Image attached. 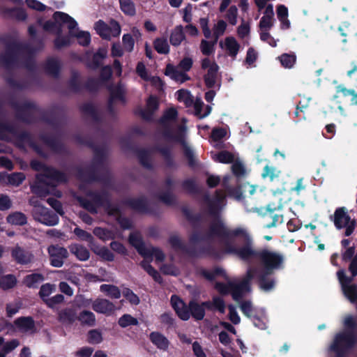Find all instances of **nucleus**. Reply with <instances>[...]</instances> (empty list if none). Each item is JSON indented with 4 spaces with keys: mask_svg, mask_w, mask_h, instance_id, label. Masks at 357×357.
I'll list each match as a JSON object with an SVG mask.
<instances>
[{
    "mask_svg": "<svg viewBox=\"0 0 357 357\" xmlns=\"http://www.w3.org/2000/svg\"><path fill=\"white\" fill-rule=\"evenodd\" d=\"M149 340L158 349L167 351L170 344L169 340L161 333L151 332L149 334Z\"/></svg>",
    "mask_w": 357,
    "mask_h": 357,
    "instance_id": "23",
    "label": "nucleus"
},
{
    "mask_svg": "<svg viewBox=\"0 0 357 357\" xmlns=\"http://www.w3.org/2000/svg\"><path fill=\"white\" fill-rule=\"evenodd\" d=\"M16 284V277L13 274H8L0 278V289L3 290L12 289Z\"/></svg>",
    "mask_w": 357,
    "mask_h": 357,
    "instance_id": "52",
    "label": "nucleus"
},
{
    "mask_svg": "<svg viewBox=\"0 0 357 357\" xmlns=\"http://www.w3.org/2000/svg\"><path fill=\"white\" fill-rule=\"evenodd\" d=\"M79 109L84 114L90 116L95 122H102V117L92 102L84 103L80 106Z\"/></svg>",
    "mask_w": 357,
    "mask_h": 357,
    "instance_id": "27",
    "label": "nucleus"
},
{
    "mask_svg": "<svg viewBox=\"0 0 357 357\" xmlns=\"http://www.w3.org/2000/svg\"><path fill=\"white\" fill-rule=\"evenodd\" d=\"M68 86L70 91L74 93H79L82 91L83 86L79 81V74L77 71H72L71 76L68 82Z\"/></svg>",
    "mask_w": 357,
    "mask_h": 357,
    "instance_id": "37",
    "label": "nucleus"
},
{
    "mask_svg": "<svg viewBox=\"0 0 357 357\" xmlns=\"http://www.w3.org/2000/svg\"><path fill=\"white\" fill-rule=\"evenodd\" d=\"M215 237L229 240L224 242L223 255L234 256L245 262L257 259L263 267L262 271L266 273H274L275 271L284 268V257L282 254L268 248L255 249L254 240L246 229L236 227L229 229L220 218L210 224L204 234L193 232L189 241L191 243H197L210 241Z\"/></svg>",
    "mask_w": 357,
    "mask_h": 357,
    "instance_id": "1",
    "label": "nucleus"
},
{
    "mask_svg": "<svg viewBox=\"0 0 357 357\" xmlns=\"http://www.w3.org/2000/svg\"><path fill=\"white\" fill-rule=\"evenodd\" d=\"M96 33L105 40L111 39V29L104 21L100 20L95 24Z\"/></svg>",
    "mask_w": 357,
    "mask_h": 357,
    "instance_id": "41",
    "label": "nucleus"
},
{
    "mask_svg": "<svg viewBox=\"0 0 357 357\" xmlns=\"http://www.w3.org/2000/svg\"><path fill=\"white\" fill-rule=\"evenodd\" d=\"M87 197L91 200L82 196L77 197V201L79 206L91 214H97L98 208L102 207L109 216L119 217L121 214L119 206L114 205L111 202V196L108 191L89 190L86 192Z\"/></svg>",
    "mask_w": 357,
    "mask_h": 357,
    "instance_id": "3",
    "label": "nucleus"
},
{
    "mask_svg": "<svg viewBox=\"0 0 357 357\" xmlns=\"http://www.w3.org/2000/svg\"><path fill=\"white\" fill-rule=\"evenodd\" d=\"M217 43V40L215 39L214 41H208L206 40H202L200 44L201 52L204 55L210 56L211 54L214 52V45Z\"/></svg>",
    "mask_w": 357,
    "mask_h": 357,
    "instance_id": "62",
    "label": "nucleus"
},
{
    "mask_svg": "<svg viewBox=\"0 0 357 357\" xmlns=\"http://www.w3.org/2000/svg\"><path fill=\"white\" fill-rule=\"evenodd\" d=\"M153 47L159 54H167L169 53V45L165 38H156L153 41Z\"/></svg>",
    "mask_w": 357,
    "mask_h": 357,
    "instance_id": "48",
    "label": "nucleus"
},
{
    "mask_svg": "<svg viewBox=\"0 0 357 357\" xmlns=\"http://www.w3.org/2000/svg\"><path fill=\"white\" fill-rule=\"evenodd\" d=\"M177 117V110L174 107H170L164 112L162 116L159 119V123L162 126H167L170 122L176 121Z\"/></svg>",
    "mask_w": 357,
    "mask_h": 357,
    "instance_id": "39",
    "label": "nucleus"
},
{
    "mask_svg": "<svg viewBox=\"0 0 357 357\" xmlns=\"http://www.w3.org/2000/svg\"><path fill=\"white\" fill-rule=\"evenodd\" d=\"M44 280L45 277L42 273H33L24 278V284L29 288L37 289Z\"/></svg>",
    "mask_w": 357,
    "mask_h": 357,
    "instance_id": "29",
    "label": "nucleus"
},
{
    "mask_svg": "<svg viewBox=\"0 0 357 357\" xmlns=\"http://www.w3.org/2000/svg\"><path fill=\"white\" fill-rule=\"evenodd\" d=\"M31 191L39 197H45L48 195H54L57 197H61V192L56 188V184L49 183L44 179L40 181L36 178V183L31 186Z\"/></svg>",
    "mask_w": 357,
    "mask_h": 357,
    "instance_id": "10",
    "label": "nucleus"
},
{
    "mask_svg": "<svg viewBox=\"0 0 357 357\" xmlns=\"http://www.w3.org/2000/svg\"><path fill=\"white\" fill-rule=\"evenodd\" d=\"M181 211L187 220L193 226L199 225L202 220V216L200 213L194 214L187 206H183Z\"/></svg>",
    "mask_w": 357,
    "mask_h": 357,
    "instance_id": "43",
    "label": "nucleus"
},
{
    "mask_svg": "<svg viewBox=\"0 0 357 357\" xmlns=\"http://www.w3.org/2000/svg\"><path fill=\"white\" fill-rule=\"evenodd\" d=\"M36 179L42 181L43 179L48 181L49 183H66L68 178L66 173L56 169V168L48 166L45 173H40L36 175Z\"/></svg>",
    "mask_w": 357,
    "mask_h": 357,
    "instance_id": "12",
    "label": "nucleus"
},
{
    "mask_svg": "<svg viewBox=\"0 0 357 357\" xmlns=\"http://www.w3.org/2000/svg\"><path fill=\"white\" fill-rule=\"evenodd\" d=\"M169 243L174 249L181 250L192 257H208L213 259H220L223 256L222 250H219L213 245L208 243L197 249L195 247L185 245L177 236H171Z\"/></svg>",
    "mask_w": 357,
    "mask_h": 357,
    "instance_id": "4",
    "label": "nucleus"
},
{
    "mask_svg": "<svg viewBox=\"0 0 357 357\" xmlns=\"http://www.w3.org/2000/svg\"><path fill=\"white\" fill-rule=\"evenodd\" d=\"M225 47L229 52V56L236 57L240 48V45L235 38L229 36L225 38Z\"/></svg>",
    "mask_w": 357,
    "mask_h": 357,
    "instance_id": "49",
    "label": "nucleus"
},
{
    "mask_svg": "<svg viewBox=\"0 0 357 357\" xmlns=\"http://www.w3.org/2000/svg\"><path fill=\"white\" fill-rule=\"evenodd\" d=\"M139 163L145 168L151 169L153 167L151 162L149 151L145 149H138L136 151Z\"/></svg>",
    "mask_w": 357,
    "mask_h": 357,
    "instance_id": "44",
    "label": "nucleus"
},
{
    "mask_svg": "<svg viewBox=\"0 0 357 357\" xmlns=\"http://www.w3.org/2000/svg\"><path fill=\"white\" fill-rule=\"evenodd\" d=\"M230 294L232 298L236 301L241 300L244 292L250 290V282H248V280H242L239 283L230 282Z\"/></svg>",
    "mask_w": 357,
    "mask_h": 357,
    "instance_id": "17",
    "label": "nucleus"
},
{
    "mask_svg": "<svg viewBox=\"0 0 357 357\" xmlns=\"http://www.w3.org/2000/svg\"><path fill=\"white\" fill-rule=\"evenodd\" d=\"M273 273H266L265 271H261L258 277V284L261 289L264 291H270L274 289L275 286V281L273 278L269 277Z\"/></svg>",
    "mask_w": 357,
    "mask_h": 357,
    "instance_id": "25",
    "label": "nucleus"
},
{
    "mask_svg": "<svg viewBox=\"0 0 357 357\" xmlns=\"http://www.w3.org/2000/svg\"><path fill=\"white\" fill-rule=\"evenodd\" d=\"M50 263L53 267L60 268L63 265L64 259L68 257L66 248L59 245H51L47 248Z\"/></svg>",
    "mask_w": 357,
    "mask_h": 357,
    "instance_id": "11",
    "label": "nucleus"
},
{
    "mask_svg": "<svg viewBox=\"0 0 357 357\" xmlns=\"http://www.w3.org/2000/svg\"><path fill=\"white\" fill-rule=\"evenodd\" d=\"M8 104L16 111L17 120H22V99L17 97L15 92H13L8 97Z\"/></svg>",
    "mask_w": 357,
    "mask_h": 357,
    "instance_id": "31",
    "label": "nucleus"
},
{
    "mask_svg": "<svg viewBox=\"0 0 357 357\" xmlns=\"http://www.w3.org/2000/svg\"><path fill=\"white\" fill-rule=\"evenodd\" d=\"M155 151L158 152L163 157L165 165L168 168H172L176 166L172 151L168 146H156Z\"/></svg>",
    "mask_w": 357,
    "mask_h": 357,
    "instance_id": "36",
    "label": "nucleus"
},
{
    "mask_svg": "<svg viewBox=\"0 0 357 357\" xmlns=\"http://www.w3.org/2000/svg\"><path fill=\"white\" fill-rule=\"evenodd\" d=\"M70 251L80 261H86L90 257V252L86 248L82 245L75 244L70 246Z\"/></svg>",
    "mask_w": 357,
    "mask_h": 357,
    "instance_id": "38",
    "label": "nucleus"
},
{
    "mask_svg": "<svg viewBox=\"0 0 357 357\" xmlns=\"http://www.w3.org/2000/svg\"><path fill=\"white\" fill-rule=\"evenodd\" d=\"M77 320L82 325L88 326H93L96 324V316L92 312L89 310L82 311L77 317Z\"/></svg>",
    "mask_w": 357,
    "mask_h": 357,
    "instance_id": "46",
    "label": "nucleus"
},
{
    "mask_svg": "<svg viewBox=\"0 0 357 357\" xmlns=\"http://www.w3.org/2000/svg\"><path fill=\"white\" fill-rule=\"evenodd\" d=\"M93 234L103 241L114 239L115 238V235L112 230L102 227H96L93 229Z\"/></svg>",
    "mask_w": 357,
    "mask_h": 357,
    "instance_id": "53",
    "label": "nucleus"
},
{
    "mask_svg": "<svg viewBox=\"0 0 357 357\" xmlns=\"http://www.w3.org/2000/svg\"><path fill=\"white\" fill-rule=\"evenodd\" d=\"M0 14L3 17H16L18 20H22V8H6L0 6Z\"/></svg>",
    "mask_w": 357,
    "mask_h": 357,
    "instance_id": "40",
    "label": "nucleus"
},
{
    "mask_svg": "<svg viewBox=\"0 0 357 357\" xmlns=\"http://www.w3.org/2000/svg\"><path fill=\"white\" fill-rule=\"evenodd\" d=\"M87 341L89 344H97L102 341V333L97 329H92L88 332Z\"/></svg>",
    "mask_w": 357,
    "mask_h": 357,
    "instance_id": "63",
    "label": "nucleus"
},
{
    "mask_svg": "<svg viewBox=\"0 0 357 357\" xmlns=\"http://www.w3.org/2000/svg\"><path fill=\"white\" fill-rule=\"evenodd\" d=\"M92 308L94 311L101 314H110L115 310L113 303L104 298L96 299L92 304Z\"/></svg>",
    "mask_w": 357,
    "mask_h": 357,
    "instance_id": "19",
    "label": "nucleus"
},
{
    "mask_svg": "<svg viewBox=\"0 0 357 357\" xmlns=\"http://www.w3.org/2000/svg\"><path fill=\"white\" fill-rule=\"evenodd\" d=\"M105 159L106 155L105 151L102 149L95 148L94 155L91 164L96 165L106 171L107 169L105 165Z\"/></svg>",
    "mask_w": 357,
    "mask_h": 357,
    "instance_id": "47",
    "label": "nucleus"
},
{
    "mask_svg": "<svg viewBox=\"0 0 357 357\" xmlns=\"http://www.w3.org/2000/svg\"><path fill=\"white\" fill-rule=\"evenodd\" d=\"M56 106L46 110L40 107L35 102L24 98V124L27 123L26 112L31 111L40 115V121L56 128L59 125V119L56 114Z\"/></svg>",
    "mask_w": 357,
    "mask_h": 357,
    "instance_id": "7",
    "label": "nucleus"
},
{
    "mask_svg": "<svg viewBox=\"0 0 357 357\" xmlns=\"http://www.w3.org/2000/svg\"><path fill=\"white\" fill-rule=\"evenodd\" d=\"M190 304V317L192 316L196 321L204 319L206 312L201 303L195 300H191Z\"/></svg>",
    "mask_w": 357,
    "mask_h": 357,
    "instance_id": "33",
    "label": "nucleus"
},
{
    "mask_svg": "<svg viewBox=\"0 0 357 357\" xmlns=\"http://www.w3.org/2000/svg\"><path fill=\"white\" fill-rule=\"evenodd\" d=\"M93 252L101 259L107 261H113L114 255L105 246H102L93 250Z\"/></svg>",
    "mask_w": 357,
    "mask_h": 357,
    "instance_id": "58",
    "label": "nucleus"
},
{
    "mask_svg": "<svg viewBox=\"0 0 357 357\" xmlns=\"http://www.w3.org/2000/svg\"><path fill=\"white\" fill-rule=\"evenodd\" d=\"M351 220L350 216L347 214L344 207L337 208L334 213L333 222L335 227L338 229L344 228Z\"/></svg>",
    "mask_w": 357,
    "mask_h": 357,
    "instance_id": "20",
    "label": "nucleus"
},
{
    "mask_svg": "<svg viewBox=\"0 0 357 357\" xmlns=\"http://www.w3.org/2000/svg\"><path fill=\"white\" fill-rule=\"evenodd\" d=\"M109 91V99L113 101L119 100L123 105L126 103V91L122 85L121 82H118L115 86L109 85L107 87Z\"/></svg>",
    "mask_w": 357,
    "mask_h": 357,
    "instance_id": "21",
    "label": "nucleus"
},
{
    "mask_svg": "<svg viewBox=\"0 0 357 357\" xmlns=\"http://www.w3.org/2000/svg\"><path fill=\"white\" fill-rule=\"evenodd\" d=\"M281 65L286 68H291L296 61V56L294 54H282L278 57Z\"/></svg>",
    "mask_w": 357,
    "mask_h": 357,
    "instance_id": "57",
    "label": "nucleus"
},
{
    "mask_svg": "<svg viewBox=\"0 0 357 357\" xmlns=\"http://www.w3.org/2000/svg\"><path fill=\"white\" fill-rule=\"evenodd\" d=\"M202 201L208 205V211L210 215L214 218H219V209L217 203L211 198L208 193L203 195Z\"/></svg>",
    "mask_w": 357,
    "mask_h": 357,
    "instance_id": "42",
    "label": "nucleus"
},
{
    "mask_svg": "<svg viewBox=\"0 0 357 357\" xmlns=\"http://www.w3.org/2000/svg\"><path fill=\"white\" fill-rule=\"evenodd\" d=\"M107 56V50L105 47H100L98 49L92 56L91 61L88 63V67L92 70H97L101 67L102 60Z\"/></svg>",
    "mask_w": 357,
    "mask_h": 357,
    "instance_id": "24",
    "label": "nucleus"
},
{
    "mask_svg": "<svg viewBox=\"0 0 357 357\" xmlns=\"http://www.w3.org/2000/svg\"><path fill=\"white\" fill-rule=\"evenodd\" d=\"M124 204L139 213H147L149 211V202L145 197L128 198L124 201Z\"/></svg>",
    "mask_w": 357,
    "mask_h": 357,
    "instance_id": "16",
    "label": "nucleus"
},
{
    "mask_svg": "<svg viewBox=\"0 0 357 357\" xmlns=\"http://www.w3.org/2000/svg\"><path fill=\"white\" fill-rule=\"evenodd\" d=\"M38 220L41 223L47 226H54L58 224L59 220L56 213L45 207L40 208V218H38Z\"/></svg>",
    "mask_w": 357,
    "mask_h": 357,
    "instance_id": "22",
    "label": "nucleus"
},
{
    "mask_svg": "<svg viewBox=\"0 0 357 357\" xmlns=\"http://www.w3.org/2000/svg\"><path fill=\"white\" fill-rule=\"evenodd\" d=\"M121 11L128 16L132 17L136 14L134 2L131 0H119Z\"/></svg>",
    "mask_w": 357,
    "mask_h": 357,
    "instance_id": "51",
    "label": "nucleus"
},
{
    "mask_svg": "<svg viewBox=\"0 0 357 357\" xmlns=\"http://www.w3.org/2000/svg\"><path fill=\"white\" fill-rule=\"evenodd\" d=\"M118 324L121 327L126 328L129 326H137L139 321L130 314H125L119 318Z\"/></svg>",
    "mask_w": 357,
    "mask_h": 357,
    "instance_id": "61",
    "label": "nucleus"
},
{
    "mask_svg": "<svg viewBox=\"0 0 357 357\" xmlns=\"http://www.w3.org/2000/svg\"><path fill=\"white\" fill-rule=\"evenodd\" d=\"M240 309L243 314L248 318H251L256 313L250 301H242L240 305Z\"/></svg>",
    "mask_w": 357,
    "mask_h": 357,
    "instance_id": "64",
    "label": "nucleus"
},
{
    "mask_svg": "<svg viewBox=\"0 0 357 357\" xmlns=\"http://www.w3.org/2000/svg\"><path fill=\"white\" fill-rule=\"evenodd\" d=\"M183 156L188 160V165L190 167L194 168L197 165V159L195 155L194 151L188 145L182 149Z\"/></svg>",
    "mask_w": 357,
    "mask_h": 357,
    "instance_id": "55",
    "label": "nucleus"
},
{
    "mask_svg": "<svg viewBox=\"0 0 357 357\" xmlns=\"http://www.w3.org/2000/svg\"><path fill=\"white\" fill-rule=\"evenodd\" d=\"M337 276L344 296L352 303L357 301V284H351L353 278L346 275L343 269L337 272Z\"/></svg>",
    "mask_w": 357,
    "mask_h": 357,
    "instance_id": "9",
    "label": "nucleus"
},
{
    "mask_svg": "<svg viewBox=\"0 0 357 357\" xmlns=\"http://www.w3.org/2000/svg\"><path fill=\"white\" fill-rule=\"evenodd\" d=\"M357 344L356 332L344 330L337 333L330 346V351L335 354V357H347L350 350Z\"/></svg>",
    "mask_w": 357,
    "mask_h": 357,
    "instance_id": "5",
    "label": "nucleus"
},
{
    "mask_svg": "<svg viewBox=\"0 0 357 357\" xmlns=\"http://www.w3.org/2000/svg\"><path fill=\"white\" fill-rule=\"evenodd\" d=\"M45 73L54 78H58L60 75L61 65L60 61L54 57H49L44 63Z\"/></svg>",
    "mask_w": 357,
    "mask_h": 357,
    "instance_id": "18",
    "label": "nucleus"
},
{
    "mask_svg": "<svg viewBox=\"0 0 357 357\" xmlns=\"http://www.w3.org/2000/svg\"><path fill=\"white\" fill-rule=\"evenodd\" d=\"M37 24L43 27V29L49 33L56 34L59 29H63V26L66 24L68 29H76L78 26L77 22L68 14L56 11L52 15V20L43 22V18L37 20Z\"/></svg>",
    "mask_w": 357,
    "mask_h": 357,
    "instance_id": "6",
    "label": "nucleus"
},
{
    "mask_svg": "<svg viewBox=\"0 0 357 357\" xmlns=\"http://www.w3.org/2000/svg\"><path fill=\"white\" fill-rule=\"evenodd\" d=\"M6 134L17 137V146L22 149V130L13 123L0 121V139H3Z\"/></svg>",
    "mask_w": 357,
    "mask_h": 357,
    "instance_id": "13",
    "label": "nucleus"
},
{
    "mask_svg": "<svg viewBox=\"0 0 357 357\" xmlns=\"http://www.w3.org/2000/svg\"><path fill=\"white\" fill-rule=\"evenodd\" d=\"M59 319L60 321L63 323L68 322L69 324H72L77 319V317L76 316V313L74 310L71 308H66L59 313Z\"/></svg>",
    "mask_w": 357,
    "mask_h": 357,
    "instance_id": "50",
    "label": "nucleus"
},
{
    "mask_svg": "<svg viewBox=\"0 0 357 357\" xmlns=\"http://www.w3.org/2000/svg\"><path fill=\"white\" fill-rule=\"evenodd\" d=\"M100 291L106 293L112 298H119L121 297V291L118 287L112 284H102Z\"/></svg>",
    "mask_w": 357,
    "mask_h": 357,
    "instance_id": "56",
    "label": "nucleus"
},
{
    "mask_svg": "<svg viewBox=\"0 0 357 357\" xmlns=\"http://www.w3.org/2000/svg\"><path fill=\"white\" fill-rule=\"evenodd\" d=\"M102 172L105 170L91 163L86 169L77 168V176L79 180L88 183L102 182L105 181V175Z\"/></svg>",
    "mask_w": 357,
    "mask_h": 357,
    "instance_id": "8",
    "label": "nucleus"
},
{
    "mask_svg": "<svg viewBox=\"0 0 357 357\" xmlns=\"http://www.w3.org/2000/svg\"><path fill=\"white\" fill-rule=\"evenodd\" d=\"M56 291V286L54 284L45 283L41 285L38 292L39 297L45 303V301L49 298L51 294Z\"/></svg>",
    "mask_w": 357,
    "mask_h": 357,
    "instance_id": "54",
    "label": "nucleus"
},
{
    "mask_svg": "<svg viewBox=\"0 0 357 357\" xmlns=\"http://www.w3.org/2000/svg\"><path fill=\"white\" fill-rule=\"evenodd\" d=\"M39 139L55 153H62L65 151L64 144L54 135L43 132L39 135Z\"/></svg>",
    "mask_w": 357,
    "mask_h": 357,
    "instance_id": "14",
    "label": "nucleus"
},
{
    "mask_svg": "<svg viewBox=\"0 0 357 357\" xmlns=\"http://www.w3.org/2000/svg\"><path fill=\"white\" fill-rule=\"evenodd\" d=\"M63 29H59L58 30V33L56 34V38H54L53 43L54 47L56 50H59L63 47H69L71 45V38L72 36H70L68 33V35L63 36Z\"/></svg>",
    "mask_w": 357,
    "mask_h": 357,
    "instance_id": "28",
    "label": "nucleus"
},
{
    "mask_svg": "<svg viewBox=\"0 0 357 357\" xmlns=\"http://www.w3.org/2000/svg\"><path fill=\"white\" fill-rule=\"evenodd\" d=\"M140 266L154 280L155 282L162 284V278L159 272L151 264V261L142 260Z\"/></svg>",
    "mask_w": 357,
    "mask_h": 357,
    "instance_id": "34",
    "label": "nucleus"
},
{
    "mask_svg": "<svg viewBox=\"0 0 357 357\" xmlns=\"http://www.w3.org/2000/svg\"><path fill=\"white\" fill-rule=\"evenodd\" d=\"M182 188L190 195H198L201 193V189L193 178H188L181 183Z\"/></svg>",
    "mask_w": 357,
    "mask_h": 357,
    "instance_id": "45",
    "label": "nucleus"
},
{
    "mask_svg": "<svg viewBox=\"0 0 357 357\" xmlns=\"http://www.w3.org/2000/svg\"><path fill=\"white\" fill-rule=\"evenodd\" d=\"M234 156L233 153L228 151H221L215 155V160L224 164H229L233 162Z\"/></svg>",
    "mask_w": 357,
    "mask_h": 357,
    "instance_id": "60",
    "label": "nucleus"
},
{
    "mask_svg": "<svg viewBox=\"0 0 357 357\" xmlns=\"http://www.w3.org/2000/svg\"><path fill=\"white\" fill-rule=\"evenodd\" d=\"M280 174V171L278 170L275 167L266 165L262 171L261 177L263 178H269L271 181L278 178Z\"/></svg>",
    "mask_w": 357,
    "mask_h": 357,
    "instance_id": "59",
    "label": "nucleus"
},
{
    "mask_svg": "<svg viewBox=\"0 0 357 357\" xmlns=\"http://www.w3.org/2000/svg\"><path fill=\"white\" fill-rule=\"evenodd\" d=\"M171 305L177 316L183 321H188L190 319V304L187 305L177 295L171 296Z\"/></svg>",
    "mask_w": 357,
    "mask_h": 357,
    "instance_id": "15",
    "label": "nucleus"
},
{
    "mask_svg": "<svg viewBox=\"0 0 357 357\" xmlns=\"http://www.w3.org/2000/svg\"><path fill=\"white\" fill-rule=\"evenodd\" d=\"M219 66L215 62L208 69L207 73L204 76V80L206 86L208 89H212L215 86Z\"/></svg>",
    "mask_w": 357,
    "mask_h": 357,
    "instance_id": "26",
    "label": "nucleus"
},
{
    "mask_svg": "<svg viewBox=\"0 0 357 357\" xmlns=\"http://www.w3.org/2000/svg\"><path fill=\"white\" fill-rule=\"evenodd\" d=\"M185 39V36L183 32V26L181 25L176 26L171 32L169 36V43L174 47H178Z\"/></svg>",
    "mask_w": 357,
    "mask_h": 357,
    "instance_id": "32",
    "label": "nucleus"
},
{
    "mask_svg": "<svg viewBox=\"0 0 357 357\" xmlns=\"http://www.w3.org/2000/svg\"><path fill=\"white\" fill-rule=\"evenodd\" d=\"M78 28L68 29L70 36H72L73 38H76L77 39V43L79 45L86 47L91 43V35L89 32L84 31H77Z\"/></svg>",
    "mask_w": 357,
    "mask_h": 357,
    "instance_id": "30",
    "label": "nucleus"
},
{
    "mask_svg": "<svg viewBox=\"0 0 357 357\" xmlns=\"http://www.w3.org/2000/svg\"><path fill=\"white\" fill-rule=\"evenodd\" d=\"M0 43L6 46L5 52L0 54V66L10 72L18 65V56L22 54V42H17L15 35L6 33L0 36ZM5 80L11 88L22 89V82L16 80L11 73L5 77Z\"/></svg>",
    "mask_w": 357,
    "mask_h": 357,
    "instance_id": "2",
    "label": "nucleus"
},
{
    "mask_svg": "<svg viewBox=\"0 0 357 357\" xmlns=\"http://www.w3.org/2000/svg\"><path fill=\"white\" fill-rule=\"evenodd\" d=\"M199 273L203 278L210 282L215 280V278L218 276H221L225 278H227L225 271L222 268L218 266L215 267L212 271H209L205 268H202Z\"/></svg>",
    "mask_w": 357,
    "mask_h": 357,
    "instance_id": "35",
    "label": "nucleus"
}]
</instances>
